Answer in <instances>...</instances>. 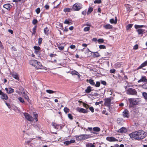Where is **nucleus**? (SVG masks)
Masks as SVG:
<instances>
[{
	"label": "nucleus",
	"instance_id": "7",
	"mask_svg": "<svg viewBox=\"0 0 147 147\" xmlns=\"http://www.w3.org/2000/svg\"><path fill=\"white\" fill-rule=\"evenodd\" d=\"M24 115L25 118L28 121H32L33 120V118L28 113H25Z\"/></svg>",
	"mask_w": 147,
	"mask_h": 147
},
{
	"label": "nucleus",
	"instance_id": "9",
	"mask_svg": "<svg viewBox=\"0 0 147 147\" xmlns=\"http://www.w3.org/2000/svg\"><path fill=\"white\" fill-rule=\"evenodd\" d=\"M5 90L7 93L8 94H11L14 91V89L10 87L9 88H5Z\"/></svg>",
	"mask_w": 147,
	"mask_h": 147
},
{
	"label": "nucleus",
	"instance_id": "51",
	"mask_svg": "<svg viewBox=\"0 0 147 147\" xmlns=\"http://www.w3.org/2000/svg\"><path fill=\"white\" fill-rule=\"evenodd\" d=\"M36 11L37 14H38L40 13V10L39 8H38L36 10Z\"/></svg>",
	"mask_w": 147,
	"mask_h": 147
},
{
	"label": "nucleus",
	"instance_id": "19",
	"mask_svg": "<svg viewBox=\"0 0 147 147\" xmlns=\"http://www.w3.org/2000/svg\"><path fill=\"white\" fill-rule=\"evenodd\" d=\"M147 65V61H145L142 63L138 68V69H141Z\"/></svg>",
	"mask_w": 147,
	"mask_h": 147
},
{
	"label": "nucleus",
	"instance_id": "26",
	"mask_svg": "<svg viewBox=\"0 0 147 147\" xmlns=\"http://www.w3.org/2000/svg\"><path fill=\"white\" fill-rule=\"evenodd\" d=\"M89 82L91 85L92 86H94L95 85V82H94V80H92L91 79H90L89 80Z\"/></svg>",
	"mask_w": 147,
	"mask_h": 147
},
{
	"label": "nucleus",
	"instance_id": "64",
	"mask_svg": "<svg viewBox=\"0 0 147 147\" xmlns=\"http://www.w3.org/2000/svg\"><path fill=\"white\" fill-rule=\"evenodd\" d=\"M111 147H119V145L118 144H116L114 146H111Z\"/></svg>",
	"mask_w": 147,
	"mask_h": 147
},
{
	"label": "nucleus",
	"instance_id": "5",
	"mask_svg": "<svg viewBox=\"0 0 147 147\" xmlns=\"http://www.w3.org/2000/svg\"><path fill=\"white\" fill-rule=\"evenodd\" d=\"M112 98L111 97L108 98L104 99L105 105L108 107H110L111 104V101L112 100Z\"/></svg>",
	"mask_w": 147,
	"mask_h": 147
},
{
	"label": "nucleus",
	"instance_id": "24",
	"mask_svg": "<svg viewBox=\"0 0 147 147\" xmlns=\"http://www.w3.org/2000/svg\"><path fill=\"white\" fill-rule=\"evenodd\" d=\"M91 88L90 86H88L85 90V92L87 93H89L91 91Z\"/></svg>",
	"mask_w": 147,
	"mask_h": 147
},
{
	"label": "nucleus",
	"instance_id": "6",
	"mask_svg": "<svg viewBox=\"0 0 147 147\" xmlns=\"http://www.w3.org/2000/svg\"><path fill=\"white\" fill-rule=\"evenodd\" d=\"M129 102L130 104L136 105L138 104L139 102V99L138 98H131L129 99Z\"/></svg>",
	"mask_w": 147,
	"mask_h": 147
},
{
	"label": "nucleus",
	"instance_id": "49",
	"mask_svg": "<svg viewBox=\"0 0 147 147\" xmlns=\"http://www.w3.org/2000/svg\"><path fill=\"white\" fill-rule=\"evenodd\" d=\"M64 144H66L67 145H68L70 144V141H65L64 142Z\"/></svg>",
	"mask_w": 147,
	"mask_h": 147
},
{
	"label": "nucleus",
	"instance_id": "15",
	"mask_svg": "<svg viewBox=\"0 0 147 147\" xmlns=\"http://www.w3.org/2000/svg\"><path fill=\"white\" fill-rule=\"evenodd\" d=\"M11 75L14 78L18 80H19V77L17 73H13L11 74Z\"/></svg>",
	"mask_w": 147,
	"mask_h": 147
},
{
	"label": "nucleus",
	"instance_id": "45",
	"mask_svg": "<svg viewBox=\"0 0 147 147\" xmlns=\"http://www.w3.org/2000/svg\"><path fill=\"white\" fill-rule=\"evenodd\" d=\"M143 95L144 97V98L146 99H147V93L146 92H144L143 93Z\"/></svg>",
	"mask_w": 147,
	"mask_h": 147
},
{
	"label": "nucleus",
	"instance_id": "57",
	"mask_svg": "<svg viewBox=\"0 0 147 147\" xmlns=\"http://www.w3.org/2000/svg\"><path fill=\"white\" fill-rule=\"evenodd\" d=\"M86 13V10H84L82 11V14L84 16H85Z\"/></svg>",
	"mask_w": 147,
	"mask_h": 147
},
{
	"label": "nucleus",
	"instance_id": "35",
	"mask_svg": "<svg viewBox=\"0 0 147 147\" xmlns=\"http://www.w3.org/2000/svg\"><path fill=\"white\" fill-rule=\"evenodd\" d=\"M97 41L99 44H100L103 42L104 40L103 39L100 38L97 40Z\"/></svg>",
	"mask_w": 147,
	"mask_h": 147
},
{
	"label": "nucleus",
	"instance_id": "16",
	"mask_svg": "<svg viewBox=\"0 0 147 147\" xmlns=\"http://www.w3.org/2000/svg\"><path fill=\"white\" fill-rule=\"evenodd\" d=\"M1 98L3 100H7L8 99V96L6 94L3 93L1 96Z\"/></svg>",
	"mask_w": 147,
	"mask_h": 147
},
{
	"label": "nucleus",
	"instance_id": "40",
	"mask_svg": "<svg viewBox=\"0 0 147 147\" xmlns=\"http://www.w3.org/2000/svg\"><path fill=\"white\" fill-rule=\"evenodd\" d=\"M53 126L54 127L55 129H57L59 127V125H57L56 124H55V123H53Z\"/></svg>",
	"mask_w": 147,
	"mask_h": 147
},
{
	"label": "nucleus",
	"instance_id": "63",
	"mask_svg": "<svg viewBox=\"0 0 147 147\" xmlns=\"http://www.w3.org/2000/svg\"><path fill=\"white\" fill-rule=\"evenodd\" d=\"M8 31L11 34H13V31L9 29L8 30Z\"/></svg>",
	"mask_w": 147,
	"mask_h": 147
},
{
	"label": "nucleus",
	"instance_id": "37",
	"mask_svg": "<svg viewBox=\"0 0 147 147\" xmlns=\"http://www.w3.org/2000/svg\"><path fill=\"white\" fill-rule=\"evenodd\" d=\"M90 27H86L84 28V30L85 32H86L89 31L90 30Z\"/></svg>",
	"mask_w": 147,
	"mask_h": 147
},
{
	"label": "nucleus",
	"instance_id": "1",
	"mask_svg": "<svg viewBox=\"0 0 147 147\" xmlns=\"http://www.w3.org/2000/svg\"><path fill=\"white\" fill-rule=\"evenodd\" d=\"M146 133L142 130H138L135 131L129 134L132 139L140 140L143 139L146 136Z\"/></svg>",
	"mask_w": 147,
	"mask_h": 147
},
{
	"label": "nucleus",
	"instance_id": "53",
	"mask_svg": "<svg viewBox=\"0 0 147 147\" xmlns=\"http://www.w3.org/2000/svg\"><path fill=\"white\" fill-rule=\"evenodd\" d=\"M90 110L91 111L92 113H93L94 112V108L92 107H89Z\"/></svg>",
	"mask_w": 147,
	"mask_h": 147
},
{
	"label": "nucleus",
	"instance_id": "11",
	"mask_svg": "<svg viewBox=\"0 0 147 147\" xmlns=\"http://www.w3.org/2000/svg\"><path fill=\"white\" fill-rule=\"evenodd\" d=\"M93 130L94 132H92L93 134H97V132H98L100 131V129L98 127H95L93 128Z\"/></svg>",
	"mask_w": 147,
	"mask_h": 147
},
{
	"label": "nucleus",
	"instance_id": "32",
	"mask_svg": "<svg viewBox=\"0 0 147 147\" xmlns=\"http://www.w3.org/2000/svg\"><path fill=\"white\" fill-rule=\"evenodd\" d=\"M18 99L20 102L22 103H24L25 101L23 98L21 97H20L18 98Z\"/></svg>",
	"mask_w": 147,
	"mask_h": 147
},
{
	"label": "nucleus",
	"instance_id": "31",
	"mask_svg": "<svg viewBox=\"0 0 147 147\" xmlns=\"http://www.w3.org/2000/svg\"><path fill=\"white\" fill-rule=\"evenodd\" d=\"M144 27V26L143 25H135V28L136 29H138V28H140L142 27Z\"/></svg>",
	"mask_w": 147,
	"mask_h": 147
},
{
	"label": "nucleus",
	"instance_id": "61",
	"mask_svg": "<svg viewBox=\"0 0 147 147\" xmlns=\"http://www.w3.org/2000/svg\"><path fill=\"white\" fill-rule=\"evenodd\" d=\"M76 47V46L74 45H71L70 46V48L71 49H75Z\"/></svg>",
	"mask_w": 147,
	"mask_h": 147
},
{
	"label": "nucleus",
	"instance_id": "3",
	"mask_svg": "<svg viewBox=\"0 0 147 147\" xmlns=\"http://www.w3.org/2000/svg\"><path fill=\"white\" fill-rule=\"evenodd\" d=\"M82 4L80 3H77L73 5L71 9L74 11H78L82 8Z\"/></svg>",
	"mask_w": 147,
	"mask_h": 147
},
{
	"label": "nucleus",
	"instance_id": "21",
	"mask_svg": "<svg viewBox=\"0 0 147 147\" xmlns=\"http://www.w3.org/2000/svg\"><path fill=\"white\" fill-rule=\"evenodd\" d=\"M145 31L144 30L141 28H139L137 30V31L139 34H142L144 33Z\"/></svg>",
	"mask_w": 147,
	"mask_h": 147
},
{
	"label": "nucleus",
	"instance_id": "60",
	"mask_svg": "<svg viewBox=\"0 0 147 147\" xmlns=\"http://www.w3.org/2000/svg\"><path fill=\"white\" fill-rule=\"evenodd\" d=\"M36 26H35L33 28V33L34 34L36 31H35V30H36Z\"/></svg>",
	"mask_w": 147,
	"mask_h": 147
},
{
	"label": "nucleus",
	"instance_id": "42",
	"mask_svg": "<svg viewBox=\"0 0 147 147\" xmlns=\"http://www.w3.org/2000/svg\"><path fill=\"white\" fill-rule=\"evenodd\" d=\"M101 0H95L94 2V3H101Z\"/></svg>",
	"mask_w": 147,
	"mask_h": 147
},
{
	"label": "nucleus",
	"instance_id": "41",
	"mask_svg": "<svg viewBox=\"0 0 147 147\" xmlns=\"http://www.w3.org/2000/svg\"><path fill=\"white\" fill-rule=\"evenodd\" d=\"M58 47L59 49L61 50H62L64 48V47L63 46L61 45H58Z\"/></svg>",
	"mask_w": 147,
	"mask_h": 147
},
{
	"label": "nucleus",
	"instance_id": "25",
	"mask_svg": "<svg viewBox=\"0 0 147 147\" xmlns=\"http://www.w3.org/2000/svg\"><path fill=\"white\" fill-rule=\"evenodd\" d=\"M49 30V29L47 27H46L45 28L44 30V32L45 34L46 35H48V34Z\"/></svg>",
	"mask_w": 147,
	"mask_h": 147
},
{
	"label": "nucleus",
	"instance_id": "12",
	"mask_svg": "<svg viewBox=\"0 0 147 147\" xmlns=\"http://www.w3.org/2000/svg\"><path fill=\"white\" fill-rule=\"evenodd\" d=\"M137 92L134 89L129 88V94L131 95H136Z\"/></svg>",
	"mask_w": 147,
	"mask_h": 147
},
{
	"label": "nucleus",
	"instance_id": "52",
	"mask_svg": "<svg viewBox=\"0 0 147 147\" xmlns=\"http://www.w3.org/2000/svg\"><path fill=\"white\" fill-rule=\"evenodd\" d=\"M83 106L86 109H88L89 107L88 105L85 103L84 104Z\"/></svg>",
	"mask_w": 147,
	"mask_h": 147
},
{
	"label": "nucleus",
	"instance_id": "10",
	"mask_svg": "<svg viewBox=\"0 0 147 147\" xmlns=\"http://www.w3.org/2000/svg\"><path fill=\"white\" fill-rule=\"evenodd\" d=\"M72 75H77L78 76V78H80V74L78 73V72L75 70H73L71 71H70L69 72Z\"/></svg>",
	"mask_w": 147,
	"mask_h": 147
},
{
	"label": "nucleus",
	"instance_id": "36",
	"mask_svg": "<svg viewBox=\"0 0 147 147\" xmlns=\"http://www.w3.org/2000/svg\"><path fill=\"white\" fill-rule=\"evenodd\" d=\"M100 83L99 82H96V84H95V86L96 87H98L100 86Z\"/></svg>",
	"mask_w": 147,
	"mask_h": 147
},
{
	"label": "nucleus",
	"instance_id": "62",
	"mask_svg": "<svg viewBox=\"0 0 147 147\" xmlns=\"http://www.w3.org/2000/svg\"><path fill=\"white\" fill-rule=\"evenodd\" d=\"M34 53L36 54H39L40 53V52L39 51L35 50Z\"/></svg>",
	"mask_w": 147,
	"mask_h": 147
},
{
	"label": "nucleus",
	"instance_id": "39",
	"mask_svg": "<svg viewBox=\"0 0 147 147\" xmlns=\"http://www.w3.org/2000/svg\"><path fill=\"white\" fill-rule=\"evenodd\" d=\"M35 50L40 51V48L38 46H35L34 47Z\"/></svg>",
	"mask_w": 147,
	"mask_h": 147
},
{
	"label": "nucleus",
	"instance_id": "48",
	"mask_svg": "<svg viewBox=\"0 0 147 147\" xmlns=\"http://www.w3.org/2000/svg\"><path fill=\"white\" fill-rule=\"evenodd\" d=\"M138 45H136L134 46L133 47V49L134 50H136L138 49Z\"/></svg>",
	"mask_w": 147,
	"mask_h": 147
},
{
	"label": "nucleus",
	"instance_id": "27",
	"mask_svg": "<svg viewBox=\"0 0 147 147\" xmlns=\"http://www.w3.org/2000/svg\"><path fill=\"white\" fill-rule=\"evenodd\" d=\"M33 114H34V119L36 121H38V115L37 114L35 113V112H33Z\"/></svg>",
	"mask_w": 147,
	"mask_h": 147
},
{
	"label": "nucleus",
	"instance_id": "2",
	"mask_svg": "<svg viewBox=\"0 0 147 147\" xmlns=\"http://www.w3.org/2000/svg\"><path fill=\"white\" fill-rule=\"evenodd\" d=\"M30 64L36 69L42 68V65L40 62L36 60H32L29 61Z\"/></svg>",
	"mask_w": 147,
	"mask_h": 147
},
{
	"label": "nucleus",
	"instance_id": "56",
	"mask_svg": "<svg viewBox=\"0 0 147 147\" xmlns=\"http://www.w3.org/2000/svg\"><path fill=\"white\" fill-rule=\"evenodd\" d=\"M42 38H40L38 39V43L40 44H41L42 42Z\"/></svg>",
	"mask_w": 147,
	"mask_h": 147
},
{
	"label": "nucleus",
	"instance_id": "30",
	"mask_svg": "<svg viewBox=\"0 0 147 147\" xmlns=\"http://www.w3.org/2000/svg\"><path fill=\"white\" fill-rule=\"evenodd\" d=\"M86 147H95V146L91 143H88L86 145Z\"/></svg>",
	"mask_w": 147,
	"mask_h": 147
},
{
	"label": "nucleus",
	"instance_id": "33",
	"mask_svg": "<svg viewBox=\"0 0 147 147\" xmlns=\"http://www.w3.org/2000/svg\"><path fill=\"white\" fill-rule=\"evenodd\" d=\"M64 111L66 113H69V109H68L67 107H65L64 109Z\"/></svg>",
	"mask_w": 147,
	"mask_h": 147
},
{
	"label": "nucleus",
	"instance_id": "38",
	"mask_svg": "<svg viewBox=\"0 0 147 147\" xmlns=\"http://www.w3.org/2000/svg\"><path fill=\"white\" fill-rule=\"evenodd\" d=\"M71 9L69 8H66L64 9V11L65 12H70L71 11Z\"/></svg>",
	"mask_w": 147,
	"mask_h": 147
},
{
	"label": "nucleus",
	"instance_id": "13",
	"mask_svg": "<svg viewBox=\"0 0 147 147\" xmlns=\"http://www.w3.org/2000/svg\"><path fill=\"white\" fill-rule=\"evenodd\" d=\"M76 110L79 112L83 113H87V112L86 110L82 108L78 107Z\"/></svg>",
	"mask_w": 147,
	"mask_h": 147
},
{
	"label": "nucleus",
	"instance_id": "47",
	"mask_svg": "<svg viewBox=\"0 0 147 147\" xmlns=\"http://www.w3.org/2000/svg\"><path fill=\"white\" fill-rule=\"evenodd\" d=\"M38 21L36 19H34L32 21V23L34 25L36 24L37 23Z\"/></svg>",
	"mask_w": 147,
	"mask_h": 147
},
{
	"label": "nucleus",
	"instance_id": "34",
	"mask_svg": "<svg viewBox=\"0 0 147 147\" xmlns=\"http://www.w3.org/2000/svg\"><path fill=\"white\" fill-rule=\"evenodd\" d=\"M93 53L94 54V56L96 57H98L100 56L99 54L97 52H94Z\"/></svg>",
	"mask_w": 147,
	"mask_h": 147
},
{
	"label": "nucleus",
	"instance_id": "58",
	"mask_svg": "<svg viewBox=\"0 0 147 147\" xmlns=\"http://www.w3.org/2000/svg\"><path fill=\"white\" fill-rule=\"evenodd\" d=\"M115 70L114 69H113L110 70V72L111 73H114L115 72Z\"/></svg>",
	"mask_w": 147,
	"mask_h": 147
},
{
	"label": "nucleus",
	"instance_id": "18",
	"mask_svg": "<svg viewBox=\"0 0 147 147\" xmlns=\"http://www.w3.org/2000/svg\"><path fill=\"white\" fill-rule=\"evenodd\" d=\"M11 5L9 4H4L3 7L7 9L8 10H9L11 7Z\"/></svg>",
	"mask_w": 147,
	"mask_h": 147
},
{
	"label": "nucleus",
	"instance_id": "44",
	"mask_svg": "<svg viewBox=\"0 0 147 147\" xmlns=\"http://www.w3.org/2000/svg\"><path fill=\"white\" fill-rule=\"evenodd\" d=\"M142 87L145 89H147V83H146L142 85Z\"/></svg>",
	"mask_w": 147,
	"mask_h": 147
},
{
	"label": "nucleus",
	"instance_id": "28",
	"mask_svg": "<svg viewBox=\"0 0 147 147\" xmlns=\"http://www.w3.org/2000/svg\"><path fill=\"white\" fill-rule=\"evenodd\" d=\"M93 10V8L92 7L89 8L88 10V11L87 13V14L89 15L90 14Z\"/></svg>",
	"mask_w": 147,
	"mask_h": 147
},
{
	"label": "nucleus",
	"instance_id": "46",
	"mask_svg": "<svg viewBox=\"0 0 147 147\" xmlns=\"http://www.w3.org/2000/svg\"><path fill=\"white\" fill-rule=\"evenodd\" d=\"M68 116L69 118L71 120L73 119V117L70 114H68Z\"/></svg>",
	"mask_w": 147,
	"mask_h": 147
},
{
	"label": "nucleus",
	"instance_id": "20",
	"mask_svg": "<svg viewBox=\"0 0 147 147\" xmlns=\"http://www.w3.org/2000/svg\"><path fill=\"white\" fill-rule=\"evenodd\" d=\"M127 130L126 128L124 127H122L119 129L118 132L120 133H125L126 132Z\"/></svg>",
	"mask_w": 147,
	"mask_h": 147
},
{
	"label": "nucleus",
	"instance_id": "50",
	"mask_svg": "<svg viewBox=\"0 0 147 147\" xmlns=\"http://www.w3.org/2000/svg\"><path fill=\"white\" fill-rule=\"evenodd\" d=\"M57 26L58 25V28H60L62 27V25L60 23H57Z\"/></svg>",
	"mask_w": 147,
	"mask_h": 147
},
{
	"label": "nucleus",
	"instance_id": "59",
	"mask_svg": "<svg viewBox=\"0 0 147 147\" xmlns=\"http://www.w3.org/2000/svg\"><path fill=\"white\" fill-rule=\"evenodd\" d=\"M49 6L48 5H46L45 6V7L46 9H49Z\"/></svg>",
	"mask_w": 147,
	"mask_h": 147
},
{
	"label": "nucleus",
	"instance_id": "54",
	"mask_svg": "<svg viewBox=\"0 0 147 147\" xmlns=\"http://www.w3.org/2000/svg\"><path fill=\"white\" fill-rule=\"evenodd\" d=\"M64 23L65 24H69L70 23V22L68 20L66 19L65 20Z\"/></svg>",
	"mask_w": 147,
	"mask_h": 147
},
{
	"label": "nucleus",
	"instance_id": "29",
	"mask_svg": "<svg viewBox=\"0 0 147 147\" xmlns=\"http://www.w3.org/2000/svg\"><path fill=\"white\" fill-rule=\"evenodd\" d=\"M46 92L49 94H53L55 93L56 92L50 90H47Z\"/></svg>",
	"mask_w": 147,
	"mask_h": 147
},
{
	"label": "nucleus",
	"instance_id": "23",
	"mask_svg": "<svg viewBox=\"0 0 147 147\" xmlns=\"http://www.w3.org/2000/svg\"><path fill=\"white\" fill-rule=\"evenodd\" d=\"M104 27L106 29H111L113 28L112 26L109 24L104 26Z\"/></svg>",
	"mask_w": 147,
	"mask_h": 147
},
{
	"label": "nucleus",
	"instance_id": "17",
	"mask_svg": "<svg viewBox=\"0 0 147 147\" xmlns=\"http://www.w3.org/2000/svg\"><path fill=\"white\" fill-rule=\"evenodd\" d=\"M117 19L116 17H115V19L114 20L113 19H111L110 20V22L111 24H116L117 22Z\"/></svg>",
	"mask_w": 147,
	"mask_h": 147
},
{
	"label": "nucleus",
	"instance_id": "8",
	"mask_svg": "<svg viewBox=\"0 0 147 147\" xmlns=\"http://www.w3.org/2000/svg\"><path fill=\"white\" fill-rule=\"evenodd\" d=\"M106 140L110 142L118 141L117 139L112 137H107L106 138Z\"/></svg>",
	"mask_w": 147,
	"mask_h": 147
},
{
	"label": "nucleus",
	"instance_id": "43",
	"mask_svg": "<svg viewBox=\"0 0 147 147\" xmlns=\"http://www.w3.org/2000/svg\"><path fill=\"white\" fill-rule=\"evenodd\" d=\"M99 48L100 49H105L106 48V47L105 45H99Z\"/></svg>",
	"mask_w": 147,
	"mask_h": 147
},
{
	"label": "nucleus",
	"instance_id": "4",
	"mask_svg": "<svg viewBox=\"0 0 147 147\" xmlns=\"http://www.w3.org/2000/svg\"><path fill=\"white\" fill-rule=\"evenodd\" d=\"M90 135L86 134L80 135L79 136H76L75 138L78 140H84L90 138Z\"/></svg>",
	"mask_w": 147,
	"mask_h": 147
},
{
	"label": "nucleus",
	"instance_id": "22",
	"mask_svg": "<svg viewBox=\"0 0 147 147\" xmlns=\"http://www.w3.org/2000/svg\"><path fill=\"white\" fill-rule=\"evenodd\" d=\"M147 82V80L145 76L142 77V78L138 81V82Z\"/></svg>",
	"mask_w": 147,
	"mask_h": 147
},
{
	"label": "nucleus",
	"instance_id": "55",
	"mask_svg": "<svg viewBox=\"0 0 147 147\" xmlns=\"http://www.w3.org/2000/svg\"><path fill=\"white\" fill-rule=\"evenodd\" d=\"M101 84L104 85H106L107 84L106 82L105 81H101Z\"/></svg>",
	"mask_w": 147,
	"mask_h": 147
},
{
	"label": "nucleus",
	"instance_id": "14",
	"mask_svg": "<svg viewBox=\"0 0 147 147\" xmlns=\"http://www.w3.org/2000/svg\"><path fill=\"white\" fill-rule=\"evenodd\" d=\"M123 116L124 117L128 118L129 116V111L127 109H125L123 112Z\"/></svg>",
	"mask_w": 147,
	"mask_h": 147
}]
</instances>
